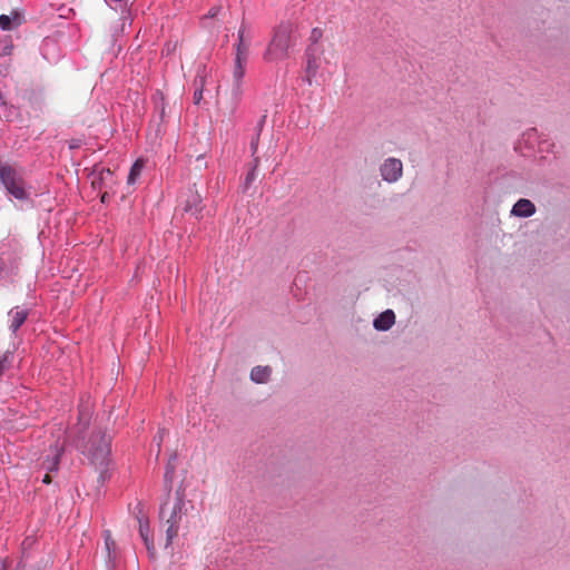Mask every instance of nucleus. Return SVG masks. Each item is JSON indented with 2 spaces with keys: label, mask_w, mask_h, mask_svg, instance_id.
<instances>
[{
  "label": "nucleus",
  "mask_w": 570,
  "mask_h": 570,
  "mask_svg": "<svg viewBox=\"0 0 570 570\" xmlns=\"http://www.w3.org/2000/svg\"><path fill=\"white\" fill-rule=\"evenodd\" d=\"M61 459H62V450H60V449H58V446H56V453L52 456V460L50 463L57 464L61 461Z\"/></svg>",
  "instance_id": "a878e982"
},
{
  "label": "nucleus",
  "mask_w": 570,
  "mask_h": 570,
  "mask_svg": "<svg viewBox=\"0 0 570 570\" xmlns=\"http://www.w3.org/2000/svg\"><path fill=\"white\" fill-rule=\"evenodd\" d=\"M107 199H108V191L106 190V191H104V193H102V195H101V202H102V203H106V202H107Z\"/></svg>",
  "instance_id": "7c9ffc66"
},
{
  "label": "nucleus",
  "mask_w": 570,
  "mask_h": 570,
  "mask_svg": "<svg viewBox=\"0 0 570 570\" xmlns=\"http://www.w3.org/2000/svg\"><path fill=\"white\" fill-rule=\"evenodd\" d=\"M42 482H43V483H47V484H49V483L51 482V475H50V473H47V474L43 476Z\"/></svg>",
  "instance_id": "c756f323"
},
{
  "label": "nucleus",
  "mask_w": 570,
  "mask_h": 570,
  "mask_svg": "<svg viewBox=\"0 0 570 570\" xmlns=\"http://www.w3.org/2000/svg\"><path fill=\"white\" fill-rule=\"evenodd\" d=\"M139 534L145 543H148V537H149V523L148 521H142V519H139Z\"/></svg>",
  "instance_id": "412c9836"
},
{
  "label": "nucleus",
  "mask_w": 570,
  "mask_h": 570,
  "mask_svg": "<svg viewBox=\"0 0 570 570\" xmlns=\"http://www.w3.org/2000/svg\"><path fill=\"white\" fill-rule=\"evenodd\" d=\"M246 30L247 24L245 23V21H243L237 32L238 42L236 45L233 68L232 96L235 100H239L244 94L243 83L248 57V43H246L245 40Z\"/></svg>",
  "instance_id": "f257e3e1"
},
{
  "label": "nucleus",
  "mask_w": 570,
  "mask_h": 570,
  "mask_svg": "<svg viewBox=\"0 0 570 570\" xmlns=\"http://www.w3.org/2000/svg\"><path fill=\"white\" fill-rule=\"evenodd\" d=\"M203 198L197 190L188 189L187 198L184 203V212L190 214L196 219H202L203 215Z\"/></svg>",
  "instance_id": "1a4fd4ad"
},
{
  "label": "nucleus",
  "mask_w": 570,
  "mask_h": 570,
  "mask_svg": "<svg viewBox=\"0 0 570 570\" xmlns=\"http://www.w3.org/2000/svg\"><path fill=\"white\" fill-rule=\"evenodd\" d=\"M10 274V268L2 256H0V279L6 278Z\"/></svg>",
  "instance_id": "393cba45"
},
{
  "label": "nucleus",
  "mask_w": 570,
  "mask_h": 570,
  "mask_svg": "<svg viewBox=\"0 0 570 570\" xmlns=\"http://www.w3.org/2000/svg\"><path fill=\"white\" fill-rule=\"evenodd\" d=\"M323 38V30L321 28H313L309 35V45L307 47H315V49L324 50L321 45Z\"/></svg>",
  "instance_id": "f3484780"
},
{
  "label": "nucleus",
  "mask_w": 570,
  "mask_h": 570,
  "mask_svg": "<svg viewBox=\"0 0 570 570\" xmlns=\"http://www.w3.org/2000/svg\"><path fill=\"white\" fill-rule=\"evenodd\" d=\"M395 323V314L392 309H386L379 314L373 321V326L377 331H389Z\"/></svg>",
  "instance_id": "f8f14e48"
},
{
  "label": "nucleus",
  "mask_w": 570,
  "mask_h": 570,
  "mask_svg": "<svg viewBox=\"0 0 570 570\" xmlns=\"http://www.w3.org/2000/svg\"><path fill=\"white\" fill-rule=\"evenodd\" d=\"M58 471V465H52V468L50 469V473L51 472H57Z\"/></svg>",
  "instance_id": "72a5a7b5"
},
{
  "label": "nucleus",
  "mask_w": 570,
  "mask_h": 570,
  "mask_svg": "<svg viewBox=\"0 0 570 570\" xmlns=\"http://www.w3.org/2000/svg\"><path fill=\"white\" fill-rule=\"evenodd\" d=\"M105 549L107 552L108 562L114 563L117 559V547L109 530L105 531Z\"/></svg>",
  "instance_id": "4468645a"
},
{
  "label": "nucleus",
  "mask_w": 570,
  "mask_h": 570,
  "mask_svg": "<svg viewBox=\"0 0 570 570\" xmlns=\"http://www.w3.org/2000/svg\"><path fill=\"white\" fill-rule=\"evenodd\" d=\"M146 544V548L148 550V552L154 556L155 554V548H154V544H153V540L150 539V537H148V543H145Z\"/></svg>",
  "instance_id": "bb28decb"
},
{
  "label": "nucleus",
  "mask_w": 570,
  "mask_h": 570,
  "mask_svg": "<svg viewBox=\"0 0 570 570\" xmlns=\"http://www.w3.org/2000/svg\"><path fill=\"white\" fill-rule=\"evenodd\" d=\"M0 183L7 193L17 200L26 202L30 199V193L26 187L22 175L12 166L2 164L0 171Z\"/></svg>",
  "instance_id": "20e7f679"
},
{
  "label": "nucleus",
  "mask_w": 570,
  "mask_h": 570,
  "mask_svg": "<svg viewBox=\"0 0 570 570\" xmlns=\"http://www.w3.org/2000/svg\"><path fill=\"white\" fill-rule=\"evenodd\" d=\"M144 167H145V163H144L142 159H137L132 164V166L130 168V171H129V175H128V178H127V183L129 185H134L137 181V179L139 178Z\"/></svg>",
  "instance_id": "2eb2a0df"
},
{
  "label": "nucleus",
  "mask_w": 570,
  "mask_h": 570,
  "mask_svg": "<svg viewBox=\"0 0 570 570\" xmlns=\"http://www.w3.org/2000/svg\"><path fill=\"white\" fill-rule=\"evenodd\" d=\"M258 164H259V158L255 156L254 159H253V167L247 173V175L245 177V180H244V190L248 189L249 186L256 179V170H257Z\"/></svg>",
  "instance_id": "a211bd4d"
},
{
  "label": "nucleus",
  "mask_w": 570,
  "mask_h": 570,
  "mask_svg": "<svg viewBox=\"0 0 570 570\" xmlns=\"http://www.w3.org/2000/svg\"><path fill=\"white\" fill-rule=\"evenodd\" d=\"M174 473H175V466L174 465H167V469L165 471L164 478H165L166 485L169 487V488H171V485H173Z\"/></svg>",
  "instance_id": "b1692460"
},
{
  "label": "nucleus",
  "mask_w": 570,
  "mask_h": 570,
  "mask_svg": "<svg viewBox=\"0 0 570 570\" xmlns=\"http://www.w3.org/2000/svg\"><path fill=\"white\" fill-rule=\"evenodd\" d=\"M161 439H163V436H161V435H159V436H156V438H155V440L157 441V445H158V446H159V444H160V442H161Z\"/></svg>",
  "instance_id": "2f4dec72"
},
{
  "label": "nucleus",
  "mask_w": 570,
  "mask_h": 570,
  "mask_svg": "<svg viewBox=\"0 0 570 570\" xmlns=\"http://www.w3.org/2000/svg\"><path fill=\"white\" fill-rule=\"evenodd\" d=\"M13 361V353L7 351L0 356V376L10 368Z\"/></svg>",
  "instance_id": "6ab92c4d"
},
{
  "label": "nucleus",
  "mask_w": 570,
  "mask_h": 570,
  "mask_svg": "<svg viewBox=\"0 0 570 570\" xmlns=\"http://www.w3.org/2000/svg\"><path fill=\"white\" fill-rule=\"evenodd\" d=\"M323 55L324 50L315 49V47H307L305 50V80L308 85H312L315 78L317 77Z\"/></svg>",
  "instance_id": "423d86ee"
},
{
  "label": "nucleus",
  "mask_w": 570,
  "mask_h": 570,
  "mask_svg": "<svg viewBox=\"0 0 570 570\" xmlns=\"http://www.w3.org/2000/svg\"><path fill=\"white\" fill-rule=\"evenodd\" d=\"M121 20H122V26H125L126 23H130L129 14H127V16L122 14Z\"/></svg>",
  "instance_id": "c85d7f7f"
},
{
  "label": "nucleus",
  "mask_w": 570,
  "mask_h": 570,
  "mask_svg": "<svg viewBox=\"0 0 570 570\" xmlns=\"http://www.w3.org/2000/svg\"><path fill=\"white\" fill-rule=\"evenodd\" d=\"M535 213L534 204L525 198L519 199L512 207L511 214L517 217L528 218Z\"/></svg>",
  "instance_id": "9b49d317"
},
{
  "label": "nucleus",
  "mask_w": 570,
  "mask_h": 570,
  "mask_svg": "<svg viewBox=\"0 0 570 570\" xmlns=\"http://www.w3.org/2000/svg\"><path fill=\"white\" fill-rule=\"evenodd\" d=\"M13 28L12 26V19L10 16L1 14L0 16V29L4 31H9Z\"/></svg>",
  "instance_id": "4be33fe9"
},
{
  "label": "nucleus",
  "mask_w": 570,
  "mask_h": 570,
  "mask_svg": "<svg viewBox=\"0 0 570 570\" xmlns=\"http://www.w3.org/2000/svg\"><path fill=\"white\" fill-rule=\"evenodd\" d=\"M0 570H6V564L2 560H0Z\"/></svg>",
  "instance_id": "473e14b6"
},
{
  "label": "nucleus",
  "mask_w": 570,
  "mask_h": 570,
  "mask_svg": "<svg viewBox=\"0 0 570 570\" xmlns=\"http://www.w3.org/2000/svg\"><path fill=\"white\" fill-rule=\"evenodd\" d=\"M76 147H78V144H77V142H72V144H70V148H76Z\"/></svg>",
  "instance_id": "f704fd0d"
},
{
  "label": "nucleus",
  "mask_w": 570,
  "mask_h": 570,
  "mask_svg": "<svg viewBox=\"0 0 570 570\" xmlns=\"http://www.w3.org/2000/svg\"><path fill=\"white\" fill-rule=\"evenodd\" d=\"M115 185L114 173L106 167L96 166L91 173V186L96 190L111 189Z\"/></svg>",
  "instance_id": "6e6552de"
},
{
  "label": "nucleus",
  "mask_w": 570,
  "mask_h": 570,
  "mask_svg": "<svg viewBox=\"0 0 570 570\" xmlns=\"http://www.w3.org/2000/svg\"><path fill=\"white\" fill-rule=\"evenodd\" d=\"M111 439L109 435L97 432L91 434L83 446L82 453L91 463H107L110 455Z\"/></svg>",
  "instance_id": "39448f33"
},
{
  "label": "nucleus",
  "mask_w": 570,
  "mask_h": 570,
  "mask_svg": "<svg viewBox=\"0 0 570 570\" xmlns=\"http://www.w3.org/2000/svg\"><path fill=\"white\" fill-rule=\"evenodd\" d=\"M264 121H265V117H263L261 119V121L258 124V131L250 140V150H252L253 156H255V154L257 153L258 141H259V131H261V128H262Z\"/></svg>",
  "instance_id": "aec40b11"
},
{
  "label": "nucleus",
  "mask_w": 570,
  "mask_h": 570,
  "mask_svg": "<svg viewBox=\"0 0 570 570\" xmlns=\"http://www.w3.org/2000/svg\"><path fill=\"white\" fill-rule=\"evenodd\" d=\"M219 8L218 7H213L209 11H208V17L210 18H215L218 13H219Z\"/></svg>",
  "instance_id": "cd10ccee"
},
{
  "label": "nucleus",
  "mask_w": 570,
  "mask_h": 570,
  "mask_svg": "<svg viewBox=\"0 0 570 570\" xmlns=\"http://www.w3.org/2000/svg\"><path fill=\"white\" fill-rule=\"evenodd\" d=\"M194 85H195V91H194V102L196 105H198L202 99H203V90H204V85H205V77L204 76H200V75H197V77L195 78L194 80Z\"/></svg>",
  "instance_id": "dca6fc26"
},
{
  "label": "nucleus",
  "mask_w": 570,
  "mask_h": 570,
  "mask_svg": "<svg viewBox=\"0 0 570 570\" xmlns=\"http://www.w3.org/2000/svg\"><path fill=\"white\" fill-rule=\"evenodd\" d=\"M183 495L177 493V497L173 504L166 502L160 510V518L166 525V543L165 547H169L173 540L178 535L179 522L183 515L184 508Z\"/></svg>",
  "instance_id": "f03ea898"
},
{
  "label": "nucleus",
  "mask_w": 570,
  "mask_h": 570,
  "mask_svg": "<svg viewBox=\"0 0 570 570\" xmlns=\"http://www.w3.org/2000/svg\"><path fill=\"white\" fill-rule=\"evenodd\" d=\"M272 374L269 366L257 365L250 371V380L257 384L266 383Z\"/></svg>",
  "instance_id": "ddd939ff"
},
{
  "label": "nucleus",
  "mask_w": 570,
  "mask_h": 570,
  "mask_svg": "<svg viewBox=\"0 0 570 570\" xmlns=\"http://www.w3.org/2000/svg\"><path fill=\"white\" fill-rule=\"evenodd\" d=\"M10 317V325L9 330L12 333H17L18 330L22 326V324L26 322L28 317V311L26 308H21L19 306H16L11 308L8 313Z\"/></svg>",
  "instance_id": "9d476101"
},
{
  "label": "nucleus",
  "mask_w": 570,
  "mask_h": 570,
  "mask_svg": "<svg viewBox=\"0 0 570 570\" xmlns=\"http://www.w3.org/2000/svg\"><path fill=\"white\" fill-rule=\"evenodd\" d=\"M537 139H538V131L535 128H531L522 135V140L525 142L537 141Z\"/></svg>",
  "instance_id": "5701e85b"
},
{
  "label": "nucleus",
  "mask_w": 570,
  "mask_h": 570,
  "mask_svg": "<svg viewBox=\"0 0 570 570\" xmlns=\"http://www.w3.org/2000/svg\"><path fill=\"white\" fill-rule=\"evenodd\" d=\"M291 26L281 23L273 33V38L264 53V59L268 62L279 61L287 57L291 47Z\"/></svg>",
  "instance_id": "7ed1b4c3"
},
{
  "label": "nucleus",
  "mask_w": 570,
  "mask_h": 570,
  "mask_svg": "<svg viewBox=\"0 0 570 570\" xmlns=\"http://www.w3.org/2000/svg\"><path fill=\"white\" fill-rule=\"evenodd\" d=\"M403 173V164L400 159L390 157L386 158L380 167V174L384 181L396 183Z\"/></svg>",
  "instance_id": "0eeeda50"
}]
</instances>
